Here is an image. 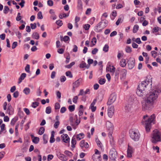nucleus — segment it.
Returning a JSON list of instances; mask_svg holds the SVG:
<instances>
[{
    "label": "nucleus",
    "mask_w": 161,
    "mask_h": 161,
    "mask_svg": "<svg viewBox=\"0 0 161 161\" xmlns=\"http://www.w3.org/2000/svg\"><path fill=\"white\" fill-rule=\"evenodd\" d=\"M23 92L26 95H28L30 93L31 90L29 88L25 87L23 90Z\"/></svg>",
    "instance_id": "obj_19"
},
{
    "label": "nucleus",
    "mask_w": 161,
    "mask_h": 161,
    "mask_svg": "<svg viewBox=\"0 0 161 161\" xmlns=\"http://www.w3.org/2000/svg\"><path fill=\"white\" fill-rule=\"evenodd\" d=\"M25 3V2L24 0H21V2L20 3H19V5H20L21 8H23L24 6V4Z\"/></svg>",
    "instance_id": "obj_48"
},
{
    "label": "nucleus",
    "mask_w": 161,
    "mask_h": 161,
    "mask_svg": "<svg viewBox=\"0 0 161 161\" xmlns=\"http://www.w3.org/2000/svg\"><path fill=\"white\" fill-rule=\"evenodd\" d=\"M117 152L114 149H112L109 152V157L111 160H115L117 156Z\"/></svg>",
    "instance_id": "obj_9"
},
{
    "label": "nucleus",
    "mask_w": 161,
    "mask_h": 161,
    "mask_svg": "<svg viewBox=\"0 0 161 161\" xmlns=\"http://www.w3.org/2000/svg\"><path fill=\"white\" fill-rule=\"evenodd\" d=\"M155 116L154 114L151 115L148 118L147 115H144L143 117L142 121V123L145 125V128L146 131L147 132L149 131L151 128V124H154V119Z\"/></svg>",
    "instance_id": "obj_3"
},
{
    "label": "nucleus",
    "mask_w": 161,
    "mask_h": 161,
    "mask_svg": "<svg viewBox=\"0 0 161 161\" xmlns=\"http://www.w3.org/2000/svg\"><path fill=\"white\" fill-rule=\"evenodd\" d=\"M61 139L64 142L68 143L69 142V138L67 134H63L61 136Z\"/></svg>",
    "instance_id": "obj_12"
},
{
    "label": "nucleus",
    "mask_w": 161,
    "mask_h": 161,
    "mask_svg": "<svg viewBox=\"0 0 161 161\" xmlns=\"http://www.w3.org/2000/svg\"><path fill=\"white\" fill-rule=\"evenodd\" d=\"M37 18L39 19H42L43 18V16L42 12L39 11L37 14Z\"/></svg>",
    "instance_id": "obj_38"
},
{
    "label": "nucleus",
    "mask_w": 161,
    "mask_h": 161,
    "mask_svg": "<svg viewBox=\"0 0 161 161\" xmlns=\"http://www.w3.org/2000/svg\"><path fill=\"white\" fill-rule=\"evenodd\" d=\"M98 50L97 48H94L92 51V53L93 54H95L98 52Z\"/></svg>",
    "instance_id": "obj_64"
},
{
    "label": "nucleus",
    "mask_w": 161,
    "mask_h": 161,
    "mask_svg": "<svg viewBox=\"0 0 161 161\" xmlns=\"http://www.w3.org/2000/svg\"><path fill=\"white\" fill-rule=\"evenodd\" d=\"M78 9H82V3L81 0H78Z\"/></svg>",
    "instance_id": "obj_27"
},
{
    "label": "nucleus",
    "mask_w": 161,
    "mask_h": 161,
    "mask_svg": "<svg viewBox=\"0 0 161 161\" xmlns=\"http://www.w3.org/2000/svg\"><path fill=\"white\" fill-rule=\"evenodd\" d=\"M152 88L151 81H149L148 79L142 81L139 84L137 88L136 92L137 94L139 97H142L146 94L148 91Z\"/></svg>",
    "instance_id": "obj_2"
},
{
    "label": "nucleus",
    "mask_w": 161,
    "mask_h": 161,
    "mask_svg": "<svg viewBox=\"0 0 161 161\" xmlns=\"http://www.w3.org/2000/svg\"><path fill=\"white\" fill-rule=\"evenodd\" d=\"M64 153L69 157H72V153L69 151L66 150L64 151Z\"/></svg>",
    "instance_id": "obj_40"
},
{
    "label": "nucleus",
    "mask_w": 161,
    "mask_h": 161,
    "mask_svg": "<svg viewBox=\"0 0 161 161\" xmlns=\"http://www.w3.org/2000/svg\"><path fill=\"white\" fill-rule=\"evenodd\" d=\"M107 25V22H106L104 20H102L95 27L94 30L96 32H100L105 28Z\"/></svg>",
    "instance_id": "obj_6"
},
{
    "label": "nucleus",
    "mask_w": 161,
    "mask_h": 161,
    "mask_svg": "<svg viewBox=\"0 0 161 161\" xmlns=\"http://www.w3.org/2000/svg\"><path fill=\"white\" fill-rule=\"evenodd\" d=\"M9 8L7 6H5L3 10V12L4 14H7L9 10Z\"/></svg>",
    "instance_id": "obj_42"
},
{
    "label": "nucleus",
    "mask_w": 161,
    "mask_h": 161,
    "mask_svg": "<svg viewBox=\"0 0 161 161\" xmlns=\"http://www.w3.org/2000/svg\"><path fill=\"white\" fill-rule=\"evenodd\" d=\"M30 66L29 64H27L26 67L25 68V71L28 73H30Z\"/></svg>",
    "instance_id": "obj_41"
},
{
    "label": "nucleus",
    "mask_w": 161,
    "mask_h": 161,
    "mask_svg": "<svg viewBox=\"0 0 161 161\" xmlns=\"http://www.w3.org/2000/svg\"><path fill=\"white\" fill-rule=\"evenodd\" d=\"M125 60L124 59H122L120 62V65L122 67H124L126 65Z\"/></svg>",
    "instance_id": "obj_24"
},
{
    "label": "nucleus",
    "mask_w": 161,
    "mask_h": 161,
    "mask_svg": "<svg viewBox=\"0 0 161 161\" xmlns=\"http://www.w3.org/2000/svg\"><path fill=\"white\" fill-rule=\"evenodd\" d=\"M116 98V96L115 94L113 93L111 94L107 102V104L110 105L112 104L115 102Z\"/></svg>",
    "instance_id": "obj_8"
},
{
    "label": "nucleus",
    "mask_w": 161,
    "mask_h": 161,
    "mask_svg": "<svg viewBox=\"0 0 161 161\" xmlns=\"http://www.w3.org/2000/svg\"><path fill=\"white\" fill-rule=\"evenodd\" d=\"M90 27V25L89 24H85L84 26V28L86 30H88Z\"/></svg>",
    "instance_id": "obj_49"
},
{
    "label": "nucleus",
    "mask_w": 161,
    "mask_h": 161,
    "mask_svg": "<svg viewBox=\"0 0 161 161\" xmlns=\"http://www.w3.org/2000/svg\"><path fill=\"white\" fill-rule=\"evenodd\" d=\"M69 16V14L67 15L65 13L62 14H60L59 17L60 19H62L63 18L68 17Z\"/></svg>",
    "instance_id": "obj_47"
},
{
    "label": "nucleus",
    "mask_w": 161,
    "mask_h": 161,
    "mask_svg": "<svg viewBox=\"0 0 161 161\" xmlns=\"http://www.w3.org/2000/svg\"><path fill=\"white\" fill-rule=\"evenodd\" d=\"M75 108V105H70L69 107V110L72 112L74 111Z\"/></svg>",
    "instance_id": "obj_36"
},
{
    "label": "nucleus",
    "mask_w": 161,
    "mask_h": 161,
    "mask_svg": "<svg viewBox=\"0 0 161 161\" xmlns=\"http://www.w3.org/2000/svg\"><path fill=\"white\" fill-rule=\"evenodd\" d=\"M57 155L59 158L62 160L66 161L67 160L65 155L61 154L60 152H57Z\"/></svg>",
    "instance_id": "obj_14"
},
{
    "label": "nucleus",
    "mask_w": 161,
    "mask_h": 161,
    "mask_svg": "<svg viewBox=\"0 0 161 161\" xmlns=\"http://www.w3.org/2000/svg\"><path fill=\"white\" fill-rule=\"evenodd\" d=\"M30 25L32 29H35L36 27V25L35 23L31 24Z\"/></svg>",
    "instance_id": "obj_51"
},
{
    "label": "nucleus",
    "mask_w": 161,
    "mask_h": 161,
    "mask_svg": "<svg viewBox=\"0 0 161 161\" xmlns=\"http://www.w3.org/2000/svg\"><path fill=\"white\" fill-rule=\"evenodd\" d=\"M45 128L43 127H41L39 131V134L42 135L43 134L45 131Z\"/></svg>",
    "instance_id": "obj_31"
},
{
    "label": "nucleus",
    "mask_w": 161,
    "mask_h": 161,
    "mask_svg": "<svg viewBox=\"0 0 161 161\" xmlns=\"http://www.w3.org/2000/svg\"><path fill=\"white\" fill-rule=\"evenodd\" d=\"M159 31V28L158 27H155L152 30V32L155 33L158 32Z\"/></svg>",
    "instance_id": "obj_45"
},
{
    "label": "nucleus",
    "mask_w": 161,
    "mask_h": 161,
    "mask_svg": "<svg viewBox=\"0 0 161 161\" xmlns=\"http://www.w3.org/2000/svg\"><path fill=\"white\" fill-rule=\"evenodd\" d=\"M107 68L108 69L109 71L112 73V75H113L114 73L115 70V68L114 67V66H111L110 65L109 67H108Z\"/></svg>",
    "instance_id": "obj_18"
},
{
    "label": "nucleus",
    "mask_w": 161,
    "mask_h": 161,
    "mask_svg": "<svg viewBox=\"0 0 161 161\" xmlns=\"http://www.w3.org/2000/svg\"><path fill=\"white\" fill-rule=\"evenodd\" d=\"M66 110V109L65 107H62L60 109V112L61 113H64Z\"/></svg>",
    "instance_id": "obj_63"
},
{
    "label": "nucleus",
    "mask_w": 161,
    "mask_h": 161,
    "mask_svg": "<svg viewBox=\"0 0 161 161\" xmlns=\"http://www.w3.org/2000/svg\"><path fill=\"white\" fill-rule=\"evenodd\" d=\"M54 131H53L52 132L51 137L50 138V142L51 143H52L54 142L55 139L54 138Z\"/></svg>",
    "instance_id": "obj_21"
},
{
    "label": "nucleus",
    "mask_w": 161,
    "mask_h": 161,
    "mask_svg": "<svg viewBox=\"0 0 161 161\" xmlns=\"http://www.w3.org/2000/svg\"><path fill=\"white\" fill-rule=\"evenodd\" d=\"M152 56L154 58H155L157 56V52L155 51H153L151 52Z\"/></svg>",
    "instance_id": "obj_58"
},
{
    "label": "nucleus",
    "mask_w": 161,
    "mask_h": 161,
    "mask_svg": "<svg viewBox=\"0 0 161 161\" xmlns=\"http://www.w3.org/2000/svg\"><path fill=\"white\" fill-rule=\"evenodd\" d=\"M133 150L132 148L129 146L128 145V148L127 150V156L128 158H131L132 157V154L133 153Z\"/></svg>",
    "instance_id": "obj_13"
},
{
    "label": "nucleus",
    "mask_w": 161,
    "mask_h": 161,
    "mask_svg": "<svg viewBox=\"0 0 161 161\" xmlns=\"http://www.w3.org/2000/svg\"><path fill=\"white\" fill-rule=\"evenodd\" d=\"M26 76V74L25 73H23L20 75V77L19 79V81L18 83H20Z\"/></svg>",
    "instance_id": "obj_16"
},
{
    "label": "nucleus",
    "mask_w": 161,
    "mask_h": 161,
    "mask_svg": "<svg viewBox=\"0 0 161 161\" xmlns=\"http://www.w3.org/2000/svg\"><path fill=\"white\" fill-rule=\"evenodd\" d=\"M39 103L37 102H34L32 103V106L35 108L39 105Z\"/></svg>",
    "instance_id": "obj_43"
},
{
    "label": "nucleus",
    "mask_w": 161,
    "mask_h": 161,
    "mask_svg": "<svg viewBox=\"0 0 161 161\" xmlns=\"http://www.w3.org/2000/svg\"><path fill=\"white\" fill-rule=\"evenodd\" d=\"M120 22H122L121 18H119L116 22V24L117 25H119Z\"/></svg>",
    "instance_id": "obj_60"
},
{
    "label": "nucleus",
    "mask_w": 161,
    "mask_h": 161,
    "mask_svg": "<svg viewBox=\"0 0 161 161\" xmlns=\"http://www.w3.org/2000/svg\"><path fill=\"white\" fill-rule=\"evenodd\" d=\"M78 98V96H75L73 99V102L74 103H77V100Z\"/></svg>",
    "instance_id": "obj_55"
},
{
    "label": "nucleus",
    "mask_w": 161,
    "mask_h": 161,
    "mask_svg": "<svg viewBox=\"0 0 161 161\" xmlns=\"http://www.w3.org/2000/svg\"><path fill=\"white\" fill-rule=\"evenodd\" d=\"M18 118L17 117H15L12 119L11 122V125H14L16 122L17 121Z\"/></svg>",
    "instance_id": "obj_32"
},
{
    "label": "nucleus",
    "mask_w": 161,
    "mask_h": 161,
    "mask_svg": "<svg viewBox=\"0 0 161 161\" xmlns=\"http://www.w3.org/2000/svg\"><path fill=\"white\" fill-rule=\"evenodd\" d=\"M53 156L52 154H49L48 155L47 160L48 161L51 160L53 158Z\"/></svg>",
    "instance_id": "obj_52"
},
{
    "label": "nucleus",
    "mask_w": 161,
    "mask_h": 161,
    "mask_svg": "<svg viewBox=\"0 0 161 161\" xmlns=\"http://www.w3.org/2000/svg\"><path fill=\"white\" fill-rule=\"evenodd\" d=\"M120 73V75L121 76L120 78H124L125 77L126 75L127 70L125 69H122L121 70Z\"/></svg>",
    "instance_id": "obj_15"
},
{
    "label": "nucleus",
    "mask_w": 161,
    "mask_h": 161,
    "mask_svg": "<svg viewBox=\"0 0 161 161\" xmlns=\"http://www.w3.org/2000/svg\"><path fill=\"white\" fill-rule=\"evenodd\" d=\"M24 110L27 115H29L30 114V112L28 108H25L24 109Z\"/></svg>",
    "instance_id": "obj_62"
},
{
    "label": "nucleus",
    "mask_w": 161,
    "mask_h": 161,
    "mask_svg": "<svg viewBox=\"0 0 161 161\" xmlns=\"http://www.w3.org/2000/svg\"><path fill=\"white\" fill-rule=\"evenodd\" d=\"M80 83L79 80H77L75 82L73 83V89L74 90L75 88L78 87L80 85Z\"/></svg>",
    "instance_id": "obj_17"
},
{
    "label": "nucleus",
    "mask_w": 161,
    "mask_h": 161,
    "mask_svg": "<svg viewBox=\"0 0 161 161\" xmlns=\"http://www.w3.org/2000/svg\"><path fill=\"white\" fill-rule=\"evenodd\" d=\"M39 140V138L37 137H34L33 139L32 140L33 142L35 143H37Z\"/></svg>",
    "instance_id": "obj_33"
},
{
    "label": "nucleus",
    "mask_w": 161,
    "mask_h": 161,
    "mask_svg": "<svg viewBox=\"0 0 161 161\" xmlns=\"http://www.w3.org/2000/svg\"><path fill=\"white\" fill-rule=\"evenodd\" d=\"M59 122L58 121L55 122L54 125V127L55 128H57L59 124Z\"/></svg>",
    "instance_id": "obj_54"
},
{
    "label": "nucleus",
    "mask_w": 161,
    "mask_h": 161,
    "mask_svg": "<svg viewBox=\"0 0 161 161\" xmlns=\"http://www.w3.org/2000/svg\"><path fill=\"white\" fill-rule=\"evenodd\" d=\"M60 108V105L59 103H57L55 104V109H58Z\"/></svg>",
    "instance_id": "obj_53"
},
{
    "label": "nucleus",
    "mask_w": 161,
    "mask_h": 161,
    "mask_svg": "<svg viewBox=\"0 0 161 161\" xmlns=\"http://www.w3.org/2000/svg\"><path fill=\"white\" fill-rule=\"evenodd\" d=\"M105 82V80L104 79H100L99 80V83L100 85H103Z\"/></svg>",
    "instance_id": "obj_44"
},
{
    "label": "nucleus",
    "mask_w": 161,
    "mask_h": 161,
    "mask_svg": "<svg viewBox=\"0 0 161 161\" xmlns=\"http://www.w3.org/2000/svg\"><path fill=\"white\" fill-rule=\"evenodd\" d=\"M130 136V138L135 141H139L140 137V134L137 130L132 129L129 131Z\"/></svg>",
    "instance_id": "obj_5"
},
{
    "label": "nucleus",
    "mask_w": 161,
    "mask_h": 161,
    "mask_svg": "<svg viewBox=\"0 0 161 161\" xmlns=\"http://www.w3.org/2000/svg\"><path fill=\"white\" fill-rule=\"evenodd\" d=\"M17 46V42H14L12 45V48L14 49Z\"/></svg>",
    "instance_id": "obj_61"
},
{
    "label": "nucleus",
    "mask_w": 161,
    "mask_h": 161,
    "mask_svg": "<svg viewBox=\"0 0 161 161\" xmlns=\"http://www.w3.org/2000/svg\"><path fill=\"white\" fill-rule=\"evenodd\" d=\"M131 108V105L130 104H127L125 106V108L126 111H129L130 110Z\"/></svg>",
    "instance_id": "obj_28"
},
{
    "label": "nucleus",
    "mask_w": 161,
    "mask_h": 161,
    "mask_svg": "<svg viewBox=\"0 0 161 161\" xmlns=\"http://www.w3.org/2000/svg\"><path fill=\"white\" fill-rule=\"evenodd\" d=\"M21 16H20V13H18L17 16L16 18V20L17 21H19L21 19Z\"/></svg>",
    "instance_id": "obj_50"
},
{
    "label": "nucleus",
    "mask_w": 161,
    "mask_h": 161,
    "mask_svg": "<svg viewBox=\"0 0 161 161\" xmlns=\"http://www.w3.org/2000/svg\"><path fill=\"white\" fill-rule=\"evenodd\" d=\"M71 147L73 148H75V145L76 144V141L75 138L74 137H73L72 138L71 140Z\"/></svg>",
    "instance_id": "obj_26"
},
{
    "label": "nucleus",
    "mask_w": 161,
    "mask_h": 161,
    "mask_svg": "<svg viewBox=\"0 0 161 161\" xmlns=\"http://www.w3.org/2000/svg\"><path fill=\"white\" fill-rule=\"evenodd\" d=\"M161 92V90L158 88L153 89L150 92L147 97L142 102V110L145 111L152 108Z\"/></svg>",
    "instance_id": "obj_1"
},
{
    "label": "nucleus",
    "mask_w": 161,
    "mask_h": 161,
    "mask_svg": "<svg viewBox=\"0 0 161 161\" xmlns=\"http://www.w3.org/2000/svg\"><path fill=\"white\" fill-rule=\"evenodd\" d=\"M125 51L127 53H130L131 52V48L128 46L125 48Z\"/></svg>",
    "instance_id": "obj_46"
},
{
    "label": "nucleus",
    "mask_w": 161,
    "mask_h": 161,
    "mask_svg": "<svg viewBox=\"0 0 161 161\" xmlns=\"http://www.w3.org/2000/svg\"><path fill=\"white\" fill-rule=\"evenodd\" d=\"M13 97L14 98H17L19 95V93L18 91H15L14 93H13Z\"/></svg>",
    "instance_id": "obj_56"
},
{
    "label": "nucleus",
    "mask_w": 161,
    "mask_h": 161,
    "mask_svg": "<svg viewBox=\"0 0 161 161\" xmlns=\"http://www.w3.org/2000/svg\"><path fill=\"white\" fill-rule=\"evenodd\" d=\"M90 66V65H86V64L85 62H84L80 64V67L81 68H86L87 69H88L89 67Z\"/></svg>",
    "instance_id": "obj_29"
},
{
    "label": "nucleus",
    "mask_w": 161,
    "mask_h": 161,
    "mask_svg": "<svg viewBox=\"0 0 161 161\" xmlns=\"http://www.w3.org/2000/svg\"><path fill=\"white\" fill-rule=\"evenodd\" d=\"M135 60L134 59H130L128 61V67L130 69H132L135 66Z\"/></svg>",
    "instance_id": "obj_11"
},
{
    "label": "nucleus",
    "mask_w": 161,
    "mask_h": 161,
    "mask_svg": "<svg viewBox=\"0 0 161 161\" xmlns=\"http://www.w3.org/2000/svg\"><path fill=\"white\" fill-rule=\"evenodd\" d=\"M32 36L33 38L38 40L39 38V36L37 32H34L33 33Z\"/></svg>",
    "instance_id": "obj_25"
},
{
    "label": "nucleus",
    "mask_w": 161,
    "mask_h": 161,
    "mask_svg": "<svg viewBox=\"0 0 161 161\" xmlns=\"http://www.w3.org/2000/svg\"><path fill=\"white\" fill-rule=\"evenodd\" d=\"M139 28V26L137 25H135L133 28V32L134 33H136L137 31H138Z\"/></svg>",
    "instance_id": "obj_30"
},
{
    "label": "nucleus",
    "mask_w": 161,
    "mask_h": 161,
    "mask_svg": "<svg viewBox=\"0 0 161 161\" xmlns=\"http://www.w3.org/2000/svg\"><path fill=\"white\" fill-rule=\"evenodd\" d=\"M56 24L60 26H62L63 25L62 21L60 20H58L56 21Z\"/></svg>",
    "instance_id": "obj_57"
},
{
    "label": "nucleus",
    "mask_w": 161,
    "mask_h": 161,
    "mask_svg": "<svg viewBox=\"0 0 161 161\" xmlns=\"http://www.w3.org/2000/svg\"><path fill=\"white\" fill-rule=\"evenodd\" d=\"M51 111V108L50 106L47 107L46 108V112L47 114H49Z\"/></svg>",
    "instance_id": "obj_39"
},
{
    "label": "nucleus",
    "mask_w": 161,
    "mask_h": 161,
    "mask_svg": "<svg viewBox=\"0 0 161 161\" xmlns=\"http://www.w3.org/2000/svg\"><path fill=\"white\" fill-rule=\"evenodd\" d=\"M106 127L108 131V135L109 138L110 139H112V134L114 129L113 124L109 121H107L106 122Z\"/></svg>",
    "instance_id": "obj_7"
},
{
    "label": "nucleus",
    "mask_w": 161,
    "mask_h": 161,
    "mask_svg": "<svg viewBox=\"0 0 161 161\" xmlns=\"http://www.w3.org/2000/svg\"><path fill=\"white\" fill-rule=\"evenodd\" d=\"M75 64V62H72L70 63L69 64L65 65V67L66 68L69 69L71 68L73 65H74Z\"/></svg>",
    "instance_id": "obj_34"
},
{
    "label": "nucleus",
    "mask_w": 161,
    "mask_h": 161,
    "mask_svg": "<svg viewBox=\"0 0 161 161\" xmlns=\"http://www.w3.org/2000/svg\"><path fill=\"white\" fill-rule=\"evenodd\" d=\"M161 133L157 130L153 131L151 141L153 143H156L161 141Z\"/></svg>",
    "instance_id": "obj_4"
},
{
    "label": "nucleus",
    "mask_w": 161,
    "mask_h": 161,
    "mask_svg": "<svg viewBox=\"0 0 161 161\" xmlns=\"http://www.w3.org/2000/svg\"><path fill=\"white\" fill-rule=\"evenodd\" d=\"M47 3L48 5L50 6H53V2L52 0H48L47 1Z\"/></svg>",
    "instance_id": "obj_59"
},
{
    "label": "nucleus",
    "mask_w": 161,
    "mask_h": 161,
    "mask_svg": "<svg viewBox=\"0 0 161 161\" xmlns=\"http://www.w3.org/2000/svg\"><path fill=\"white\" fill-rule=\"evenodd\" d=\"M65 74L66 76L69 77V78H72L73 77L70 71H68L66 72Z\"/></svg>",
    "instance_id": "obj_35"
},
{
    "label": "nucleus",
    "mask_w": 161,
    "mask_h": 161,
    "mask_svg": "<svg viewBox=\"0 0 161 161\" xmlns=\"http://www.w3.org/2000/svg\"><path fill=\"white\" fill-rule=\"evenodd\" d=\"M84 135L83 133H81L76 135V138L77 140H80L84 138Z\"/></svg>",
    "instance_id": "obj_20"
},
{
    "label": "nucleus",
    "mask_w": 161,
    "mask_h": 161,
    "mask_svg": "<svg viewBox=\"0 0 161 161\" xmlns=\"http://www.w3.org/2000/svg\"><path fill=\"white\" fill-rule=\"evenodd\" d=\"M158 58H157L156 60V61L161 64V49L160 50L159 53L158 54Z\"/></svg>",
    "instance_id": "obj_23"
},
{
    "label": "nucleus",
    "mask_w": 161,
    "mask_h": 161,
    "mask_svg": "<svg viewBox=\"0 0 161 161\" xmlns=\"http://www.w3.org/2000/svg\"><path fill=\"white\" fill-rule=\"evenodd\" d=\"M108 46L107 44H106L103 47V50L105 52H107L108 51Z\"/></svg>",
    "instance_id": "obj_37"
},
{
    "label": "nucleus",
    "mask_w": 161,
    "mask_h": 161,
    "mask_svg": "<svg viewBox=\"0 0 161 161\" xmlns=\"http://www.w3.org/2000/svg\"><path fill=\"white\" fill-rule=\"evenodd\" d=\"M114 73V77L115 79H118L119 76V74L120 73V71L119 68H118L116 69V70H115Z\"/></svg>",
    "instance_id": "obj_22"
},
{
    "label": "nucleus",
    "mask_w": 161,
    "mask_h": 161,
    "mask_svg": "<svg viewBox=\"0 0 161 161\" xmlns=\"http://www.w3.org/2000/svg\"><path fill=\"white\" fill-rule=\"evenodd\" d=\"M108 116L110 118H111L113 116L114 113V106L112 105L109 106L108 108Z\"/></svg>",
    "instance_id": "obj_10"
}]
</instances>
